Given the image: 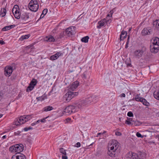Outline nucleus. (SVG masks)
<instances>
[{
  "mask_svg": "<svg viewBox=\"0 0 159 159\" xmlns=\"http://www.w3.org/2000/svg\"><path fill=\"white\" fill-rule=\"evenodd\" d=\"M105 20V23L106 24H110V23L111 22L112 20L111 19H108L107 17H106V19H104Z\"/></svg>",
  "mask_w": 159,
  "mask_h": 159,
  "instance_id": "obj_39",
  "label": "nucleus"
},
{
  "mask_svg": "<svg viewBox=\"0 0 159 159\" xmlns=\"http://www.w3.org/2000/svg\"><path fill=\"white\" fill-rule=\"evenodd\" d=\"M138 159H145L146 157V154L144 152L139 154L138 156Z\"/></svg>",
  "mask_w": 159,
  "mask_h": 159,
  "instance_id": "obj_26",
  "label": "nucleus"
},
{
  "mask_svg": "<svg viewBox=\"0 0 159 159\" xmlns=\"http://www.w3.org/2000/svg\"><path fill=\"white\" fill-rule=\"evenodd\" d=\"M70 120L71 119L69 118H67V119H66V121L68 122H69Z\"/></svg>",
  "mask_w": 159,
  "mask_h": 159,
  "instance_id": "obj_55",
  "label": "nucleus"
},
{
  "mask_svg": "<svg viewBox=\"0 0 159 159\" xmlns=\"http://www.w3.org/2000/svg\"><path fill=\"white\" fill-rule=\"evenodd\" d=\"M2 115H0V118L1 117H2Z\"/></svg>",
  "mask_w": 159,
  "mask_h": 159,
  "instance_id": "obj_64",
  "label": "nucleus"
},
{
  "mask_svg": "<svg viewBox=\"0 0 159 159\" xmlns=\"http://www.w3.org/2000/svg\"><path fill=\"white\" fill-rule=\"evenodd\" d=\"M25 157L24 155L20 154V155L13 156L12 157V159H24Z\"/></svg>",
  "mask_w": 159,
  "mask_h": 159,
  "instance_id": "obj_22",
  "label": "nucleus"
},
{
  "mask_svg": "<svg viewBox=\"0 0 159 159\" xmlns=\"http://www.w3.org/2000/svg\"><path fill=\"white\" fill-rule=\"evenodd\" d=\"M115 134L117 136H120L121 135V134L119 132H117L115 133Z\"/></svg>",
  "mask_w": 159,
  "mask_h": 159,
  "instance_id": "obj_50",
  "label": "nucleus"
},
{
  "mask_svg": "<svg viewBox=\"0 0 159 159\" xmlns=\"http://www.w3.org/2000/svg\"><path fill=\"white\" fill-rule=\"evenodd\" d=\"M106 131H104V132H103L102 133V134H104V133H106Z\"/></svg>",
  "mask_w": 159,
  "mask_h": 159,
  "instance_id": "obj_62",
  "label": "nucleus"
},
{
  "mask_svg": "<svg viewBox=\"0 0 159 159\" xmlns=\"http://www.w3.org/2000/svg\"><path fill=\"white\" fill-rule=\"evenodd\" d=\"M141 102L144 105L148 106H149V103L147 101V100L144 98H143L142 100H141Z\"/></svg>",
  "mask_w": 159,
  "mask_h": 159,
  "instance_id": "obj_30",
  "label": "nucleus"
},
{
  "mask_svg": "<svg viewBox=\"0 0 159 159\" xmlns=\"http://www.w3.org/2000/svg\"><path fill=\"white\" fill-rule=\"evenodd\" d=\"M153 95L154 97L159 100V90L155 91Z\"/></svg>",
  "mask_w": 159,
  "mask_h": 159,
  "instance_id": "obj_29",
  "label": "nucleus"
},
{
  "mask_svg": "<svg viewBox=\"0 0 159 159\" xmlns=\"http://www.w3.org/2000/svg\"><path fill=\"white\" fill-rule=\"evenodd\" d=\"M127 116L129 117H132L133 116V114L132 112L129 111L127 113Z\"/></svg>",
  "mask_w": 159,
  "mask_h": 159,
  "instance_id": "obj_44",
  "label": "nucleus"
},
{
  "mask_svg": "<svg viewBox=\"0 0 159 159\" xmlns=\"http://www.w3.org/2000/svg\"><path fill=\"white\" fill-rule=\"evenodd\" d=\"M48 9L46 8L45 9L43 10V11L42 13L41 14V16H43V17L48 12Z\"/></svg>",
  "mask_w": 159,
  "mask_h": 159,
  "instance_id": "obj_40",
  "label": "nucleus"
},
{
  "mask_svg": "<svg viewBox=\"0 0 159 159\" xmlns=\"http://www.w3.org/2000/svg\"><path fill=\"white\" fill-rule=\"evenodd\" d=\"M91 74L90 71H86L84 72L82 77L84 82L87 83L89 81Z\"/></svg>",
  "mask_w": 159,
  "mask_h": 159,
  "instance_id": "obj_10",
  "label": "nucleus"
},
{
  "mask_svg": "<svg viewBox=\"0 0 159 159\" xmlns=\"http://www.w3.org/2000/svg\"><path fill=\"white\" fill-rule=\"evenodd\" d=\"M36 99H37L38 101H41L43 100L44 99V97L41 96L37 98Z\"/></svg>",
  "mask_w": 159,
  "mask_h": 159,
  "instance_id": "obj_41",
  "label": "nucleus"
},
{
  "mask_svg": "<svg viewBox=\"0 0 159 159\" xmlns=\"http://www.w3.org/2000/svg\"><path fill=\"white\" fill-rule=\"evenodd\" d=\"M15 27V25H11L9 26H7L3 27L2 29V30L3 31H6L14 28Z\"/></svg>",
  "mask_w": 159,
  "mask_h": 159,
  "instance_id": "obj_24",
  "label": "nucleus"
},
{
  "mask_svg": "<svg viewBox=\"0 0 159 159\" xmlns=\"http://www.w3.org/2000/svg\"><path fill=\"white\" fill-rule=\"evenodd\" d=\"M36 123V124H38L40 122V120H38L37 121H35Z\"/></svg>",
  "mask_w": 159,
  "mask_h": 159,
  "instance_id": "obj_58",
  "label": "nucleus"
},
{
  "mask_svg": "<svg viewBox=\"0 0 159 159\" xmlns=\"http://www.w3.org/2000/svg\"><path fill=\"white\" fill-rule=\"evenodd\" d=\"M75 108V107L73 105L68 106L65 109L63 113L66 115H69L75 113L76 111Z\"/></svg>",
  "mask_w": 159,
  "mask_h": 159,
  "instance_id": "obj_6",
  "label": "nucleus"
},
{
  "mask_svg": "<svg viewBox=\"0 0 159 159\" xmlns=\"http://www.w3.org/2000/svg\"><path fill=\"white\" fill-rule=\"evenodd\" d=\"M78 94V92H73L71 91H69L67 92L64 96V98H65L66 101H69L72 98L77 96Z\"/></svg>",
  "mask_w": 159,
  "mask_h": 159,
  "instance_id": "obj_7",
  "label": "nucleus"
},
{
  "mask_svg": "<svg viewBox=\"0 0 159 159\" xmlns=\"http://www.w3.org/2000/svg\"><path fill=\"white\" fill-rule=\"evenodd\" d=\"M152 45H153L155 47L159 50V38L156 37L153 40Z\"/></svg>",
  "mask_w": 159,
  "mask_h": 159,
  "instance_id": "obj_15",
  "label": "nucleus"
},
{
  "mask_svg": "<svg viewBox=\"0 0 159 159\" xmlns=\"http://www.w3.org/2000/svg\"><path fill=\"white\" fill-rule=\"evenodd\" d=\"M29 13L24 11L21 12V16L20 17V21L23 24L28 23L30 21L29 20Z\"/></svg>",
  "mask_w": 159,
  "mask_h": 159,
  "instance_id": "obj_5",
  "label": "nucleus"
},
{
  "mask_svg": "<svg viewBox=\"0 0 159 159\" xmlns=\"http://www.w3.org/2000/svg\"><path fill=\"white\" fill-rule=\"evenodd\" d=\"M6 135H4L2 137V139H6Z\"/></svg>",
  "mask_w": 159,
  "mask_h": 159,
  "instance_id": "obj_59",
  "label": "nucleus"
},
{
  "mask_svg": "<svg viewBox=\"0 0 159 159\" xmlns=\"http://www.w3.org/2000/svg\"><path fill=\"white\" fill-rule=\"evenodd\" d=\"M30 118V115L20 116L19 118L15 119L14 122V124L16 125H20L29 120Z\"/></svg>",
  "mask_w": 159,
  "mask_h": 159,
  "instance_id": "obj_2",
  "label": "nucleus"
},
{
  "mask_svg": "<svg viewBox=\"0 0 159 159\" xmlns=\"http://www.w3.org/2000/svg\"><path fill=\"white\" fill-rule=\"evenodd\" d=\"M14 135H16L17 134V133L16 132H14Z\"/></svg>",
  "mask_w": 159,
  "mask_h": 159,
  "instance_id": "obj_63",
  "label": "nucleus"
},
{
  "mask_svg": "<svg viewBox=\"0 0 159 159\" xmlns=\"http://www.w3.org/2000/svg\"><path fill=\"white\" fill-rule=\"evenodd\" d=\"M5 43L4 42L3 40H0V44H3Z\"/></svg>",
  "mask_w": 159,
  "mask_h": 159,
  "instance_id": "obj_56",
  "label": "nucleus"
},
{
  "mask_svg": "<svg viewBox=\"0 0 159 159\" xmlns=\"http://www.w3.org/2000/svg\"><path fill=\"white\" fill-rule=\"evenodd\" d=\"M127 33L126 31H122L120 35V39L121 40H123L127 36Z\"/></svg>",
  "mask_w": 159,
  "mask_h": 159,
  "instance_id": "obj_25",
  "label": "nucleus"
},
{
  "mask_svg": "<svg viewBox=\"0 0 159 159\" xmlns=\"http://www.w3.org/2000/svg\"><path fill=\"white\" fill-rule=\"evenodd\" d=\"M12 68L11 66L6 67L4 69V74L7 76H9L12 72Z\"/></svg>",
  "mask_w": 159,
  "mask_h": 159,
  "instance_id": "obj_12",
  "label": "nucleus"
},
{
  "mask_svg": "<svg viewBox=\"0 0 159 159\" xmlns=\"http://www.w3.org/2000/svg\"><path fill=\"white\" fill-rule=\"evenodd\" d=\"M62 159H68V157H67V156L66 155H63L62 156Z\"/></svg>",
  "mask_w": 159,
  "mask_h": 159,
  "instance_id": "obj_51",
  "label": "nucleus"
},
{
  "mask_svg": "<svg viewBox=\"0 0 159 159\" xmlns=\"http://www.w3.org/2000/svg\"><path fill=\"white\" fill-rule=\"evenodd\" d=\"M129 36H128L127 39V41L126 43V45L125 46V48H127L128 47V44L129 43Z\"/></svg>",
  "mask_w": 159,
  "mask_h": 159,
  "instance_id": "obj_42",
  "label": "nucleus"
},
{
  "mask_svg": "<svg viewBox=\"0 0 159 159\" xmlns=\"http://www.w3.org/2000/svg\"><path fill=\"white\" fill-rule=\"evenodd\" d=\"M142 123L140 121H134L133 123H132V125H134V126H139Z\"/></svg>",
  "mask_w": 159,
  "mask_h": 159,
  "instance_id": "obj_34",
  "label": "nucleus"
},
{
  "mask_svg": "<svg viewBox=\"0 0 159 159\" xmlns=\"http://www.w3.org/2000/svg\"><path fill=\"white\" fill-rule=\"evenodd\" d=\"M36 124H36V122L35 121L34 122V123H32V124H31V125L32 126H34V125H35Z\"/></svg>",
  "mask_w": 159,
  "mask_h": 159,
  "instance_id": "obj_57",
  "label": "nucleus"
},
{
  "mask_svg": "<svg viewBox=\"0 0 159 159\" xmlns=\"http://www.w3.org/2000/svg\"><path fill=\"white\" fill-rule=\"evenodd\" d=\"M153 25L158 29H159V20H156L153 21Z\"/></svg>",
  "mask_w": 159,
  "mask_h": 159,
  "instance_id": "obj_28",
  "label": "nucleus"
},
{
  "mask_svg": "<svg viewBox=\"0 0 159 159\" xmlns=\"http://www.w3.org/2000/svg\"><path fill=\"white\" fill-rule=\"evenodd\" d=\"M152 30L151 29H148L146 28H144L142 31L141 34L143 36L149 35L151 34Z\"/></svg>",
  "mask_w": 159,
  "mask_h": 159,
  "instance_id": "obj_14",
  "label": "nucleus"
},
{
  "mask_svg": "<svg viewBox=\"0 0 159 159\" xmlns=\"http://www.w3.org/2000/svg\"><path fill=\"white\" fill-rule=\"evenodd\" d=\"M125 123L126 124L128 125H132V122L131 121H129L127 120H126V121H125Z\"/></svg>",
  "mask_w": 159,
  "mask_h": 159,
  "instance_id": "obj_45",
  "label": "nucleus"
},
{
  "mask_svg": "<svg viewBox=\"0 0 159 159\" xmlns=\"http://www.w3.org/2000/svg\"><path fill=\"white\" fill-rule=\"evenodd\" d=\"M89 38L88 36H86L82 38L81 39V41L83 42L86 43L88 42V39Z\"/></svg>",
  "mask_w": 159,
  "mask_h": 159,
  "instance_id": "obj_32",
  "label": "nucleus"
},
{
  "mask_svg": "<svg viewBox=\"0 0 159 159\" xmlns=\"http://www.w3.org/2000/svg\"><path fill=\"white\" fill-rule=\"evenodd\" d=\"M60 151L61 153L63 155H66V150L62 148H61L60 149Z\"/></svg>",
  "mask_w": 159,
  "mask_h": 159,
  "instance_id": "obj_38",
  "label": "nucleus"
},
{
  "mask_svg": "<svg viewBox=\"0 0 159 159\" xmlns=\"http://www.w3.org/2000/svg\"><path fill=\"white\" fill-rule=\"evenodd\" d=\"M37 83V81L36 80L33 79L31 81L28 87L26 89V92H29L32 91L34 88V86Z\"/></svg>",
  "mask_w": 159,
  "mask_h": 159,
  "instance_id": "obj_8",
  "label": "nucleus"
},
{
  "mask_svg": "<svg viewBox=\"0 0 159 159\" xmlns=\"http://www.w3.org/2000/svg\"><path fill=\"white\" fill-rule=\"evenodd\" d=\"M136 135L139 138H143V136H142V135L139 132H138L136 134Z\"/></svg>",
  "mask_w": 159,
  "mask_h": 159,
  "instance_id": "obj_43",
  "label": "nucleus"
},
{
  "mask_svg": "<svg viewBox=\"0 0 159 159\" xmlns=\"http://www.w3.org/2000/svg\"><path fill=\"white\" fill-rule=\"evenodd\" d=\"M102 134V133H98L97 134V135L96 136L97 137H98V136L99 135H100V134Z\"/></svg>",
  "mask_w": 159,
  "mask_h": 159,
  "instance_id": "obj_60",
  "label": "nucleus"
},
{
  "mask_svg": "<svg viewBox=\"0 0 159 159\" xmlns=\"http://www.w3.org/2000/svg\"><path fill=\"white\" fill-rule=\"evenodd\" d=\"M24 146L22 144H17L9 148L10 151L14 153H19L22 152Z\"/></svg>",
  "mask_w": 159,
  "mask_h": 159,
  "instance_id": "obj_3",
  "label": "nucleus"
},
{
  "mask_svg": "<svg viewBox=\"0 0 159 159\" xmlns=\"http://www.w3.org/2000/svg\"><path fill=\"white\" fill-rule=\"evenodd\" d=\"M53 109V108L52 106H47L44 107L43 109V110L44 111H50Z\"/></svg>",
  "mask_w": 159,
  "mask_h": 159,
  "instance_id": "obj_27",
  "label": "nucleus"
},
{
  "mask_svg": "<svg viewBox=\"0 0 159 159\" xmlns=\"http://www.w3.org/2000/svg\"><path fill=\"white\" fill-rule=\"evenodd\" d=\"M75 33V31L73 27H70L67 28L65 31V34L68 36H72Z\"/></svg>",
  "mask_w": 159,
  "mask_h": 159,
  "instance_id": "obj_11",
  "label": "nucleus"
},
{
  "mask_svg": "<svg viewBox=\"0 0 159 159\" xmlns=\"http://www.w3.org/2000/svg\"><path fill=\"white\" fill-rule=\"evenodd\" d=\"M76 106L79 108H80L86 105L84 99L79 101L76 104Z\"/></svg>",
  "mask_w": 159,
  "mask_h": 159,
  "instance_id": "obj_16",
  "label": "nucleus"
},
{
  "mask_svg": "<svg viewBox=\"0 0 159 159\" xmlns=\"http://www.w3.org/2000/svg\"><path fill=\"white\" fill-rule=\"evenodd\" d=\"M127 120L131 122L132 123H133L134 121L132 118H130L127 117Z\"/></svg>",
  "mask_w": 159,
  "mask_h": 159,
  "instance_id": "obj_48",
  "label": "nucleus"
},
{
  "mask_svg": "<svg viewBox=\"0 0 159 159\" xmlns=\"http://www.w3.org/2000/svg\"><path fill=\"white\" fill-rule=\"evenodd\" d=\"M19 7L17 5H15L14 6L12 9V12L13 14L20 13Z\"/></svg>",
  "mask_w": 159,
  "mask_h": 159,
  "instance_id": "obj_20",
  "label": "nucleus"
},
{
  "mask_svg": "<svg viewBox=\"0 0 159 159\" xmlns=\"http://www.w3.org/2000/svg\"><path fill=\"white\" fill-rule=\"evenodd\" d=\"M79 82L78 81H75L72 83L70 86L69 91H74L78 86Z\"/></svg>",
  "mask_w": 159,
  "mask_h": 159,
  "instance_id": "obj_13",
  "label": "nucleus"
},
{
  "mask_svg": "<svg viewBox=\"0 0 159 159\" xmlns=\"http://www.w3.org/2000/svg\"><path fill=\"white\" fill-rule=\"evenodd\" d=\"M150 49L151 52L152 53H157L159 51L157 47H155L153 45H151L150 46Z\"/></svg>",
  "mask_w": 159,
  "mask_h": 159,
  "instance_id": "obj_23",
  "label": "nucleus"
},
{
  "mask_svg": "<svg viewBox=\"0 0 159 159\" xmlns=\"http://www.w3.org/2000/svg\"><path fill=\"white\" fill-rule=\"evenodd\" d=\"M80 146V142L77 143L75 144V146L76 147H79Z\"/></svg>",
  "mask_w": 159,
  "mask_h": 159,
  "instance_id": "obj_49",
  "label": "nucleus"
},
{
  "mask_svg": "<svg viewBox=\"0 0 159 159\" xmlns=\"http://www.w3.org/2000/svg\"><path fill=\"white\" fill-rule=\"evenodd\" d=\"M62 54L60 52H57L55 54L52 55L50 57V60L53 61L55 60Z\"/></svg>",
  "mask_w": 159,
  "mask_h": 159,
  "instance_id": "obj_17",
  "label": "nucleus"
},
{
  "mask_svg": "<svg viewBox=\"0 0 159 159\" xmlns=\"http://www.w3.org/2000/svg\"><path fill=\"white\" fill-rule=\"evenodd\" d=\"M146 48L143 47L141 49L136 50L134 52V56L138 57H140L142 56L143 53L146 51Z\"/></svg>",
  "mask_w": 159,
  "mask_h": 159,
  "instance_id": "obj_9",
  "label": "nucleus"
},
{
  "mask_svg": "<svg viewBox=\"0 0 159 159\" xmlns=\"http://www.w3.org/2000/svg\"><path fill=\"white\" fill-rule=\"evenodd\" d=\"M128 157L131 159H138V155L135 153L132 152H129Z\"/></svg>",
  "mask_w": 159,
  "mask_h": 159,
  "instance_id": "obj_19",
  "label": "nucleus"
},
{
  "mask_svg": "<svg viewBox=\"0 0 159 159\" xmlns=\"http://www.w3.org/2000/svg\"><path fill=\"white\" fill-rule=\"evenodd\" d=\"M119 143L115 140L112 141L110 145V149L108 150V154L111 157H115L116 151L119 147Z\"/></svg>",
  "mask_w": 159,
  "mask_h": 159,
  "instance_id": "obj_1",
  "label": "nucleus"
},
{
  "mask_svg": "<svg viewBox=\"0 0 159 159\" xmlns=\"http://www.w3.org/2000/svg\"><path fill=\"white\" fill-rule=\"evenodd\" d=\"M110 14H108L107 15V17L108 18V17H110Z\"/></svg>",
  "mask_w": 159,
  "mask_h": 159,
  "instance_id": "obj_61",
  "label": "nucleus"
},
{
  "mask_svg": "<svg viewBox=\"0 0 159 159\" xmlns=\"http://www.w3.org/2000/svg\"><path fill=\"white\" fill-rule=\"evenodd\" d=\"M6 13V10L5 8H3L2 10L1 14L0 15H2V17L4 16Z\"/></svg>",
  "mask_w": 159,
  "mask_h": 159,
  "instance_id": "obj_35",
  "label": "nucleus"
},
{
  "mask_svg": "<svg viewBox=\"0 0 159 159\" xmlns=\"http://www.w3.org/2000/svg\"><path fill=\"white\" fill-rule=\"evenodd\" d=\"M113 13V10L111 11H110V14L111 15V17H112V14Z\"/></svg>",
  "mask_w": 159,
  "mask_h": 159,
  "instance_id": "obj_54",
  "label": "nucleus"
},
{
  "mask_svg": "<svg viewBox=\"0 0 159 159\" xmlns=\"http://www.w3.org/2000/svg\"><path fill=\"white\" fill-rule=\"evenodd\" d=\"M47 39L46 40L48 42H54L55 41V39L53 37L51 36L49 37H47Z\"/></svg>",
  "mask_w": 159,
  "mask_h": 159,
  "instance_id": "obj_31",
  "label": "nucleus"
},
{
  "mask_svg": "<svg viewBox=\"0 0 159 159\" xmlns=\"http://www.w3.org/2000/svg\"><path fill=\"white\" fill-rule=\"evenodd\" d=\"M33 48V45H29L26 47V48L27 49H29V48H30L31 49H32Z\"/></svg>",
  "mask_w": 159,
  "mask_h": 159,
  "instance_id": "obj_46",
  "label": "nucleus"
},
{
  "mask_svg": "<svg viewBox=\"0 0 159 159\" xmlns=\"http://www.w3.org/2000/svg\"><path fill=\"white\" fill-rule=\"evenodd\" d=\"M30 34L23 35L20 38V39L21 41H22L24 39H27L30 37Z\"/></svg>",
  "mask_w": 159,
  "mask_h": 159,
  "instance_id": "obj_33",
  "label": "nucleus"
},
{
  "mask_svg": "<svg viewBox=\"0 0 159 159\" xmlns=\"http://www.w3.org/2000/svg\"><path fill=\"white\" fill-rule=\"evenodd\" d=\"M32 128L31 127H28V128H25L24 129V130L25 131H27L30 129H32Z\"/></svg>",
  "mask_w": 159,
  "mask_h": 159,
  "instance_id": "obj_47",
  "label": "nucleus"
},
{
  "mask_svg": "<svg viewBox=\"0 0 159 159\" xmlns=\"http://www.w3.org/2000/svg\"><path fill=\"white\" fill-rule=\"evenodd\" d=\"M21 12H20V13H17L16 14H13L15 18L17 19H20V17L21 16Z\"/></svg>",
  "mask_w": 159,
  "mask_h": 159,
  "instance_id": "obj_36",
  "label": "nucleus"
},
{
  "mask_svg": "<svg viewBox=\"0 0 159 159\" xmlns=\"http://www.w3.org/2000/svg\"><path fill=\"white\" fill-rule=\"evenodd\" d=\"M125 93H121L120 95V97H125Z\"/></svg>",
  "mask_w": 159,
  "mask_h": 159,
  "instance_id": "obj_53",
  "label": "nucleus"
},
{
  "mask_svg": "<svg viewBox=\"0 0 159 159\" xmlns=\"http://www.w3.org/2000/svg\"><path fill=\"white\" fill-rule=\"evenodd\" d=\"M143 98L142 97H140L138 94L136 95L135 97V99L137 101L141 102V100H142Z\"/></svg>",
  "mask_w": 159,
  "mask_h": 159,
  "instance_id": "obj_37",
  "label": "nucleus"
},
{
  "mask_svg": "<svg viewBox=\"0 0 159 159\" xmlns=\"http://www.w3.org/2000/svg\"><path fill=\"white\" fill-rule=\"evenodd\" d=\"M105 21V19H103L99 21L98 22V25L97 26V28L100 29L102 27L105 26L106 25Z\"/></svg>",
  "mask_w": 159,
  "mask_h": 159,
  "instance_id": "obj_18",
  "label": "nucleus"
},
{
  "mask_svg": "<svg viewBox=\"0 0 159 159\" xmlns=\"http://www.w3.org/2000/svg\"><path fill=\"white\" fill-rule=\"evenodd\" d=\"M93 97L90 96L84 99L86 105L90 103L93 101Z\"/></svg>",
  "mask_w": 159,
  "mask_h": 159,
  "instance_id": "obj_21",
  "label": "nucleus"
},
{
  "mask_svg": "<svg viewBox=\"0 0 159 159\" xmlns=\"http://www.w3.org/2000/svg\"><path fill=\"white\" fill-rule=\"evenodd\" d=\"M47 118V117L45 118H43L40 120V122H45L46 121V119Z\"/></svg>",
  "mask_w": 159,
  "mask_h": 159,
  "instance_id": "obj_52",
  "label": "nucleus"
},
{
  "mask_svg": "<svg viewBox=\"0 0 159 159\" xmlns=\"http://www.w3.org/2000/svg\"><path fill=\"white\" fill-rule=\"evenodd\" d=\"M30 9L33 11L36 12L38 9L39 5L36 0H31L29 4Z\"/></svg>",
  "mask_w": 159,
  "mask_h": 159,
  "instance_id": "obj_4",
  "label": "nucleus"
}]
</instances>
